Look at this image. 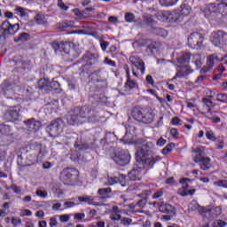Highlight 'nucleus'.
I'll return each mask as SVG.
<instances>
[{
	"label": "nucleus",
	"instance_id": "12",
	"mask_svg": "<svg viewBox=\"0 0 227 227\" xmlns=\"http://www.w3.org/2000/svg\"><path fill=\"white\" fill-rule=\"evenodd\" d=\"M135 24L140 27H153V26H157V21L153 20L152 14L145 13L142 18L135 20Z\"/></svg>",
	"mask_w": 227,
	"mask_h": 227
},
{
	"label": "nucleus",
	"instance_id": "52",
	"mask_svg": "<svg viewBox=\"0 0 227 227\" xmlns=\"http://www.w3.org/2000/svg\"><path fill=\"white\" fill-rule=\"evenodd\" d=\"M202 102L206 106V107H207V109H210V107H215V106L214 102L209 98H204L202 99Z\"/></svg>",
	"mask_w": 227,
	"mask_h": 227
},
{
	"label": "nucleus",
	"instance_id": "26",
	"mask_svg": "<svg viewBox=\"0 0 227 227\" xmlns=\"http://www.w3.org/2000/svg\"><path fill=\"white\" fill-rule=\"evenodd\" d=\"M98 82H104V79L100 77V70L93 72L89 75V84H97Z\"/></svg>",
	"mask_w": 227,
	"mask_h": 227
},
{
	"label": "nucleus",
	"instance_id": "5",
	"mask_svg": "<svg viewBox=\"0 0 227 227\" xmlns=\"http://www.w3.org/2000/svg\"><path fill=\"white\" fill-rule=\"evenodd\" d=\"M79 170L74 168H64L60 174V180L65 185H74L77 182Z\"/></svg>",
	"mask_w": 227,
	"mask_h": 227
},
{
	"label": "nucleus",
	"instance_id": "62",
	"mask_svg": "<svg viewBox=\"0 0 227 227\" xmlns=\"http://www.w3.org/2000/svg\"><path fill=\"white\" fill-rule=\"evenodd\" d=\"M206 137H207L210 141H215V135L212 130L206 132Z\"/></svg>",
	"mask_w": 227,
	"mask_h": 227
},
{
	"label": "nucleus",
	"instance_id": "42",
	"mask_svg": "<svg viewBox=\"0 0 227 227\" xmlns=\"http://www.w3.org/2000/svg\"><path fill=\"white\" fill-rule=\"evenodd\" d=\"M105 139L106 143H115V141H118V137L114 135V133L107 132L105 136Z\"/></svg>",
	"mask_w": 227,
	"mask_h": 227
},
{
	"label": "nucleus",
	"instance_id": "50",
	"mask_svg": "<svg viewBox=\"0 0 227 227\" xmlns=\"http://www.w3.org/2000/svg\"><path fill=\"white\" fill-rule=\"evenodd\" d=\"M216 100L222 104H227V95L225 93L217 94Z\"/></svg>",
	"mask_w": 227,
	"mask_h": 227
},
{
	"label": "nucleus",
	"instance_id": "15",
	"mask_svg": "<svg viewBox=\"0 0 227 227\" xmlns=\"http://www.w3.org/2000/svg\"><path fill=\"white\" fill-rule=\"evenodd\" d=\"M19 113H20V106H11L4 114V118L6 121H17Z\"/></svg>",
	"mask_w": 227,
	"mask_h": 227
},
{
	"label": "nucleus",
	"instance_id": "37",
	"mask_svg": "<svg viewBox=\"0 0 227 227\" xmlns=\"http://www.w3.org/2000/svg\"><path fill=\"white\" fill-rule=\"evenodd\" d=\"M193 153H197V155L194 157V159H203L205 158V147L199 146L192 150Z\"/></svg>",
	"mask_w": 227,
	"mask_h": 227
},
{
	"label": "nucleus",
	"instance_id": "36",
	"mask_svg": "<svg viewBox=\"0 0 227 227\" xmlns=\"http://www.w3.org/2000/svg\"><path fill=\"white\" fill-rule=\"evenodd\" d=\"M35 20L36 24H39L41 26H45L46 24H48L45 15H43V13L42 12L35 16Z\"/></svg>",
	"mask_w": 227,
	"mask_h": 227
},
{
	"label": "nucleus",
	"instance_id": "56",
	"mask_svg": "<svg viewBox=\"0 0 227 227\" xmlns=\"http://www.w3.org/2000/svg\"><path fill=\"white\" fill-rule=\"evenodd\" d=\"M188 182H191V179L189 178H183L180 180V184H183V190L184 191H187V189H189V184H187Z\"/></svg>",
	"mask_w": 227,
	"mask_h": 227
},
{
	"label": "nucleus",
	"instance_id": "13",
	"mask_svg": "<svg viewBox=\"0 0 227 227\" xmlns=\"http://www.w3.org/2000/svg\"><path fill=\"white\" fill-rule=\"evenodd\" d=\"M227 33L223 30L212 32L210 37L211 43H213L215 47H221V45H224V43H226V39H224Z\"/></svg>",
	"mask_w": 227,
	"mask_h": 227
},
{
	"label": "nucleus",
	"instance_id": "33",
	"mask_svg": "<svg viewBox=\"0 0 227 227\" xmlns=\"http://www.w3.org/2000/svg\"><path fill=\"white\" fill-rule=\"evenodd\" d=\"M47 91H56L57 93H61L63 90L61 89V85L58 81H52L48 83V90Z\"/></svg>",
	"mask_w": 227,
	"mask_h": 227
},
{
	"label": "nucleus",
	"instance_id": "19",
	"mask_svg": "<svg viewBox=\"0 0 227 227\" xmlns=\"http://www.w3.org/2000/svg\"><path fill=\"white\" fill-rule=\"evenodd\" d=\"M25 125L27 126L28 132L35 133L40 130V127H42V122L35 119H28L27 121H25Z\"/></svg>",
	"mask_w": 227,
	"mask_h": 227
},
{
	"label": "nucleus",
	"instance_id": "57",
	"mask_svg": "<svg viewBox=\"0 0 227 227\" xmlns=\"http://www.w3.org/2000/svg\"><path fill=\"white\" fill-rule=\"evenodd\" d=\"M110 219L111 221H121V215H120V213H111Z\"/></svg>",
	"mask_w": 227,
	"mask_h": 227
},
{
	"label": "nucleus",
	"instance_id": "51",
	"mask_svg": "<svg viewBox=\"0 0 227 227\" xmlns=\"http://www.w3.org/2000/svg\"><path fill=\"white\" fill-rule=\"evenodd\" d=\"M146 203H148V198L145 197L136 203V207L145 208V207H146Z\"/></svg>",
	"mask_w": 227,
	"mask_h": 227
},
{
	"label": "nucleus",
	"instance_id": "45",
	"mask_svg": "<svg viewBox=\"0 0 227 227\" xmlns=\"http://www.w3.org/2000/svg\"><path fill=\"white\" fill-rule=\"evenodd\" d=\"M209 212L212 217H217L218 215H221V214H223V208H221V207H215L210 209Z\"/></svg>",
	"mask_w": 227,
	"mask_h": 227
},
{
	"label": "nucleus",
	"instance_id": "61",
	"mask_svg": "<svg viewBox=\"0 0 227 227\" xmlns=\"http://www.w3.org/2000/svg\"><path fill=\"white\" fill-rule=\"evenodd\" d=\"M170 136L173 139H178V129H176V128H172L170 129Z\"/></svg>",
	"mask_w": 227,
	"mask_h": 227
},
{
	"label": "nucleus",
	"instance_id": "6",
	"mask_svg": "<svg viewBox=\"0 0 227 227\" xmlns=\"http://www.w3.org/2000/svg\"><path fill=\"white\" fill-rule=\"evenodd\" d=\"M157 19L161 22H171L176 24L184 22V17L180 15V12L178 11L160 12Z\"/></svg>",
	"mask_w": 227,
	"mask_h": 227
},
{
	"label": "nucleus",
	"instance_id": "44",
	"mask_svg": "<svg viewBox=\"0 0 227 227\" xmlns=\"http://www.w3.org/2000/svg\"><path fill=\"white\" fill-rule=\"evenodd\" d=\"M38 89L47 91L49 90V81L46 79H40L38 82Z\"/></svg>",
	"mask_w": 227,
	"mask_h": 227
},
{
	"label": "nucleus",
	"instance_id": "27",
	"mask_svg": "<svg viewBox=\"0 0 227 227\" xmlns=\"http://www.w3.org/2000/svg\"><path fill=\"white\" fill-rule=\"evenodd\" d=\"M74 148H78V150L80 152H84V150H93L94 148H97V145L93 142H91L90 144L81 142L80 144L75 143L74 144Z\"/></svg>",
	"mask_w": 227,
	"mask_h": 227
},
{
	"label": "nucleus",
	"instance_id": "32",
	"mask_svg": "<svg viewBox=\"0 0 227 227\" xmlns=\"http://www.w3.org/2000/svg\"><path fill=\"white\" fill-rule=\"evenodd\" d=\"M219 61H221L219 59V57L215 54H211L207 57V66L208 67L209 69L212 70V68H214V67H215L216 63H219Z\"/></svg>",
	"mask_w": 227,
	"mask_h": 227
},
{
	"label": "nucleus",
	"instance_id": "34",
	"mask_svg": "<svg viewBox=\"0 0 227 227\" xmlns=\"http://www.w3.org/2000/svg\"><path fill=\"white\" fill-rule=\"evenodd\" d=\"M78 201H81L82 203H87L88 205H98V203L95 202V197L93 196H79Z\"/></svg>",
	"mask_w": 227,
	"mask_h": 227
},
{
	"label": "nucleus",
	"instance_id": "22",
	"mask_svg": "<svg viewBox=\"0 0 227 227\" xmlns=\"http://www.w3.org/2000/svg\"><path fill=\"white\" fill-rule=\"evenodd\" d=\"M118 183L121 187H127V181H125L123 174L119 175V176L108 177V185H114V184Z\"/></svg>",
	"mask_w": 227,
	"mask_h": 227
},
{
	"label": "nucleus",
	"instance_id": "21",
	"mask_svg": "<svg viewBox=\"0 0 227 227\" xmlns=\"http://www.w3.org/2000/svg\"><path fill=\"white\" fill-rule=\"evenodd\" d=\"M137 145H142V150L144 152H152L155 148V145L151 140H144L143 138H138L137 140Z\"/></svg>",
	"mask_w": 227,
	"mask_h": 227
},
{
	"label": "nucleus",
	"instance_id": "59",
	"mask_svg": "<svg viewBox=\"0 0 227 227\" xmlns=\"http://www.w3.org/2000/svg\"><path fill=\"white\" fill-rule=\"evenodd\" d=\"M84 217H86V215L84 213H76L74 215V219L75 221H82V219H84Z\"/></svg>",
	"mask_w": 227,
	"mask_h": 227
},
{
	"label": "nucleus",
	"instance_id": "49",
	"mask_svg": "<svg viewBox=\"0 0 227 227\" xmlns=\"http://www.w3.org/2000/svg\"><path fill=\"white\" fill-rule=\"evenodd\" d=\"M121 224L122 226H126V227H129L130 226V224H132V220L131 218H129V217H122L121 216Z\"/></svg>",
	"mask_w": 227,
	"mask_h": 227
},
{
	"label": "nucleus",
	"instance_id": "55",
	"mask_svg": "<svg viewBox=\"0 0 227 227\" xmlns=\"http://www.w3.org/2000/svg\"><path fill=\"white\" fill-rule=\"evenodd\" d=\"M99 43H100V47H101L102 51L104 52H106V51H107V48L110 45L109 42L101 39V40H99Z\"/></svg>",
	"mask_w": 227,
	"mask_h": 227
},
{
	"label": "nucleus",
	"instance_id": "24",
	"mask_svg": "<svg viewBox=\"0 0 227 227\" xmlns=\"http://www.w3.org/2000/svg\"><path fill=\"white\" fill-rule=\"evenodd\" d=\"M160 156H153L150 158L142 159V164L147 168H153V165L157 164V162H160Z\"/></svg>",
	"mask_w": 227,
	"mask_h": 227
},
{
	"label": "nucleus",
	"instance_id": "20",
	"mask_svg": "<svg viewBox=\"0 0 227 227\" xmlns=\"http://www.w3.org/2000/svg\"><path fill=\"white\" fill-rule=\"evenodd\" d=\"M193 160L196 162V164L200 165L202 171H208V169H210L212 167V164L210 163L211 160L208 157L193 158Z\"/></svg>",
	"mask_w": 227,
	"mask_h": 227
},
{
	"label": "nucleus",
	"instance_id": "3",
	"mask_svg": "<svg viewBox=\"0 0 227 227\" xmlns=\"http://www.w3.org/2000/svg\"><path fill=\"white\" fill-rule=\"evenodd\" d=\"M23 151L27 154V159L31 162V164L38 162V159H42V156L43 155L42 144H38L36 142L27 145L25 146Z\"/></svg>",
	"mask_w": 227,
	"mask_h": 227
},
{
	"label": "nucleus",
	"instance_id": "60",
	"mask_svg": "<svg viewBox=\"0 0 227 227\" xmlns=\"http://www.w3.org/2000/svg\"><path fill=\"white\" fill-rule=\"evenodd\" d=\"M136 132V127L128 125L126 128V136H129V134L133 135Z\"/></svg>",
	"mask_w": 227,
	"mask_h": 227
},
{
	"label": "nucleus",
	"instance_id": "54",
	"mask_svg": "<svg viewBox=\"0 0 227 227\" xmlns=\"http://www.w3.org/2000/svg\"><path fill=\"white\" fill-rule=\"evenodd\" d=\"M125 20L126 22H136L134 21L136 20V15H134L132 12H127L125 14Z\"/></svg>",
	"mask_w": 227,
	"mask_h": 227
},
{
	"label": "nucleus",
	"instance_id": "4",
	"mask_svg": "<svg viewBox=\"0 0 227 227\" xmlns=\"http://www.w3.org/2000/svg\"><path fill=\"white\" fill-rule=\"evenodd\" d=\"M52 49H54L55 52H65V54H68L70 61H74V59L80 56L79 52L72 48V43H53Z\"/></svg>",
	"mask_w": 227,
	"mask_h": 227
},
{
	"label": "nucleus",
	"instance_id": "31",
	"mask_svg": "<svg viewBox=\"0 0 227 227\" xmlns=\"http://www.w3.org/2000/svg\"><path fill=\"white\" fill-rule=\"evenodd\" d=\"M194 70H192V68H191L189 66H186L184 68L176 72V77H178L179 79L188 77V75H191V74H192Z\"/></svg>",
	"mask_w": 227,
	"mask_h": 227
},
{
	"label": "nucleus",
	"instance_id": "18",
	"mask_svg": "<svg viewBox=\"0 0 227 227\" xmlns=\"http://www.w3.org/2000/svg\"><path fill=\"white\" fill-rule=\"evenodd\" d=\"M128 177L132 182H139L143 178V168L139 166L134 167L129 173Z\"/></svg>",
	"mask_w": 227,
	"mask_h": 227
},
{
	"label": "nucleus",
	"instance_id": "9",
	"mask_svg": "<svg viewBox=\"0 0 227 227\" xmlns=\"http://www.w3.org/2000/svg\"><path fill=\"white\" fill-rule=\"evenodd\" d=\"M204 40H205V36H203L201 33L192 32L188 36V46L191 49H196V51H200V49L203 47Z\"/></svg>",
	"mask_w": 227,
	"mask_h": 227
},
{
	"label": "nucleus",
	"instance_id": "8",
	"mask_svg": "<svg viewBox=\"0 0 227 227\" xmlns=\"http://www.w3.org/2000/svg\"><path fill=\"white\" fill-rule=\"evenodd\" d=\"M112 159L118 166H127L130 163V153L127 150L117 149L114 151Z\"/></svg>",
	"mask_w": 227,
	"mask_h": 227
},
{
	"label": "nucleus",
	"instance_id": "40",
	"mask_svg": "<svg viewBox=\"0 0 227 227\" xmlns=\"http://www.w3.org/2000/svg\"><path fill=\"white\" fill-rule=\"evenodd\" d=\"M159 3L161 6L169 8V6H175L178 3V0H159Z\"/></svg>",
	"mask_w": 227,
	"mask_h": 227
},
{
	"label": "nucleus",
	"instance_id": "11",
	"mask_svg": "<svg viewBox=\"0 0 227 227\" xmlns=\"http://www.w3.org/2000/svg\"><path fill=\"white\" fill-rule=\"evenodd\" d=\"M83 59L85 64H83V70H90V68H95L98 65V54L93 53L91 51H87Z\"/></svg>",
	"mask_w": 227,
	"mask_h": 227
},
{
	"label": "nucleus",
	"instance_id": "64",
	"mask_svg": "<svg viewBox=\"0 0 227 227\" xmlns=\"http://www.w3.org/2000/svg\"><path fill=\"white\" fill-rule=\"evenodd\" d=\"M58 6L59 8H60V10H64L65 12L68 10V6H67L65 3H63V0H58Z\"/></svg>",
	"mask_w": 227,
	"mask_h": 227
},
{
	"label": "nucleus",
	"instance_id": "38",
	"mask_svg": "<svg viewBox=\"0 0 227 227\" xmlns=\"http://www.w3.org/2000/svg\"><path fill=\"white\" fill-rule=\"evenodd\" d=\"M179 13H180V15L183 16V21H184V19H185V17H187V15L191 14V6H189L187 4L181 5V10H180Z\"/></svg>",
	"mask_w": 227,
	"mask_h": 227
},
{
	"label": "nucleus",
	"instance_id": "35",
	"mask_svg": "<svg viewBox=\"0 0 227 227\" xmlns=\"http://www.w3.org/2000/svg\"><path fill=\"white\" fill-rule=\"evenodd\" d=\"M159 211L161 212L162 214H173V212L175 211V207H173L171 204L161 203L160 205Z\"/></svg>",
	"mask_w": 227,
	"mask_h": 227
},
{
	"label": "nucleus",
	"instance_id": "10",
	"mask_svg": "<svg viewBox=\"0 0 227 227\" xmlns=\"http://www.w3.org/2000/svg\"><path fill=\"white\" fill-rule=\"evenodd\" d=\"M46 132H48L51 137H58V135L63 132V121L61 119L52 121L51 124L46 127Z\"/></svg>",
	"mask_w": 227,
	"mask_h": 227
},
{
	"label": "nucleus",
	"instance_id": "16",
	"mask_svg": "<svg viewBox=\"0 0 227 227\" xmlns=\"http://www.w3.org/2000/svg\"><path fill=\"white\" fill-rule=\"evenodd\" d=\"M144 43L146 45V52L150 54V56H153V54H155L158 52L159 49H160V42H155L152 41L150 39L144 40Z\"/></svg>",
	"mask_w": 227,
	"mask_h": 227
},
{
	"label": "nucleus",
	"instance_id": "28",
	"mask_svg": "<svg viewBox=\"0 0 227 227\" xmlns=\"http://www.w3.org/2000/svg\"><path fill=\"white\" fill-rule=\"evenodd\" d=\"M203 13L206 19H210V17H214V15H216L215 4H207L204 9Z\"/></svg>",
	"mask_w": 227,
	"mask_h": 227
},
{
	"label": "nucleus",
	"instance_id": "30",
	"mask_svg": "<svg viewBox=\"0 0 227 227\" xmlns=\"http://www.w3.org/2000/svg\"><path fill=\"white\" fill-rule=\"evenodd\" d=\"M188 210H190L191 212H196V210H198L200 214L205 213V207L200 206V204L196 200H192L189 204Z\"/></svg>",
	"mask_w": 227,
	"mask_h": 227
},
{
	"label": "nucleus",
	"instance_id": "63",
	"mask_svg": "<svg viewBox=\"0 0 227 227\" xmlns=\"http://www.w3.org/2000/svg\"><path fill=\"white\" fill-rule=\"evenodd\" d=\"M36 196H39V198H47L48 193L46 191L37 190L35 192Z\"/></svg>",
	"mask_w": 227,
	"mask_h": 227
},
{
	"label": "nucleus",
	"instance_id": "58",
	"mask_svg": "<svg viewBox=\"0 0 227 227\" xmlns=\"http://www.w3.org/2000/svg\"><path fill=\"white\" fill-rule=\"evenodd\" d=\"M215 185L216 187H224L225 189H227V181L226 180H219L215 182Z\"/></svg>",
	"mask_w": 227,
	"mask_h": 227
},
{
	"label": "nucleus",
	"instance_id": "7",
	"mask_svg": "<svg viewBox=\"0 0 227 227\" xmlns=\"http://www.w3.org/2000/svg\"><path fill=\"white\" fill-rule=\"evenodd\" d=\"M19 29H20L19 23L11 24L9 20L4 21L0 25V39L4 38V40H6L8 36L15 35Z\"/></svg>",
	"mask_w": 227,
	"mask_h": 227
},
{
	"label": "nucleus",
	"instance_id": "41",
	"mask_svg": "<svg viewBox=\"0 0 227 227\" xmlns=\"http://www.w3.org/2000/svg\"><path fill=\"white\" fill-rule=\"evenodd\" d=\"M189 61H191V53H184L177 59V62L180 65H185V63H189Z\"/></svg>",
	"mask_w": 227,
	"mask_h": 227
},
{
	"label": "nucleus",
	"instance_id": "25",
	"mask_svg": "<svg viewBox=\"0 0 227 227\" xmlns=\"http://www.w3.org/2000/svg\"><path fill=\"white\" fill-rule=\"evenodd\" d=\"M215 13H220L222 17H226L227 15V0H221V3L215 4Z\"/></svg>",
	"mask_w": 227,
	"mask_h": 227
},
{
	"label": "nucleus",
	"instance_id": "23",
	"mask_svg": "<svg viewBox=\"0 0 227 227\" xmlns=\"http://www.w3.org/2000/svg\"><path fill=\"white\" fill-rule=\"evenodd\" d=\"M124 70H126V75L128 78L127 82L125 84L126 90H134V88H137V82L130 79V69L129 68V66H124Z\"/></svg>",
	"mask_w": 227,
	"mask_h": 227
},
{
	"label": "nucleus",
	"instance_id": "29",
	"mask_svg": "<svg viewBox=\"0 0 227 227\" xmlns=\"http://www.w3.org/2000/svg\"><path fill=\"white\" fill-rule=\"evenodd\" d=\"M111 192V188H100L98 191V194L99 195V201H106L109 198V193Z\"/></svg>",
	"mask_w": 227,
	"mask_h": 227
},
{
	"label": "nucleus",
	"instance_id": "47",
	"mask_svg": "<svg viewBox=\"0 0 227 227\" xmlns=\"http://www.w3.org/2000/svg\"><path fill=\"white\" fill-rule=\"evenodd\" d=\"M193 63H194L197 70H200V67L203 65V63L201 62V56L194 55L193 56Z\"/></svg>",
	"mask_w": 227,
	"mask_h": 227
},
{
	"label": "nucleus",
	"instance_id": "39",
	"mask_svg": "<svg viewBox=\"0 0 227 227\" xmlns=\"http://www.w3.org/2000/svg\"><path fill=\"white\" fill-rule=\"evenodd\" d=\"M207 120H210L213 123H221V118L219 117H213L212 116V108L207 109V112L205 114Z\"/></svg>",
	"mask_w": 227,
	"mask_h": 227
},
{
	"label": "nucleus",
	"instance_id": "1",
	"mask_svg": "<svg viewBox=\"0 0 227 227\" xmlns=\"http://www.w3.org/2000/svg\"><path fill=\"white\" fill-rule=\"evenodd\" d=\"M68 125H82V123H98L100 119L96 111L90 106H76L66 115Z\"/></svg>",
	"mask_w": 227,
	"mask_h": 227
},
{
	"label": "nucleus",
	"instance_id": "14",
	"mask_svg": "<svg viewBox=\"0 0 227 227\" xmlns=\"http://www.w3.org/2000/svg\"><path fill=\"white\" fill-rule=\"evenodd\" d=\"M129 61L131 65V68L135 70H139V72L143 74H145V72L146 70V67L145 66V61L141 59L139 57L131 56L129 59Z\"/></svg>",
	"mask_w": 227,
	"mask_h": 227
},
{
	"label": "nucleus",
	"instance_id": "17",
	"mask_svg": "<svg viewBox=\"0 0 227 227\" xmlns=\"http://www.w3.org/2000/svg\"><path fill=\"white\" fill-rule=\"evenodd\" d=\"M0 93H3L6 98H11L12 100H17L19 98L15 96L13 90H12V85L6 82L0 85Z\"/></svg>",
	"mask_w": 227,
	"mask_h": 227
},
{
	"label": "nucleus",
	"instance_id": "46",
	"mask_svg": "<svg viewBox=\"0 0 227 227\" xmlns=\"http://www.w3.org/2000/svg\"><path fill=\"white\" fill-rule=\"evenodd\" d=\"M29 38H30L29 34L24 32V33L20 34L18 38L15 39V42L16 43H19V42H27L29 40Z\"/></svg>",
	"mask_w": 227,
	"mask_h": 227
},
{
	"label": "nucleus",
	"instance_id": "53",
	"mask_svg": "<svg viewBox=\"0 0 227 227\" xmlns=\"http://www.w3.org/2000/svg\"><path fill=\"white\" fill-rule=\"evenodd\" d=\"M10 189H12L15 194H19L20 196L22 194V188L15 184H12Z\"/></svg>",
	"mask_w": 227,
	"mask_h": 227
},
{
	"label": "nucleus",
	"instance_id": "48",
	"mask_svg": "<svg viewBox=\"0 0 227 227\" xmlns=\"http://www.w3.org/2000/svg\"><path fill=\"white\" fill-rule=\"evenodd\" d=\"M173 148H175V144L170 143L165 146V148L162 149L161 153L163 155H168V153H170V152H173Z\"/></svg>",
	"mask_w": 227,
	"mask_h": 227
},
{
	"label": "nucleus",
	"instance_id": "2",
	"mask_svg": "<svg viewBox=\"0 0 227 227\" xmlns=\"http://www.w3.org/2000/svg\"><path fill=\"white\" fill-rule=\"evenodd\" d=\"M131 116L134 120L141 121L142 123H152V121H153V118H155V114L152 109L137 106L133 109Z\"/></svg>",
	"mask_w": 227,
	"mask_h": 227
},
{
	"label": "nucleus",
	"instance_id": "43",
	"mask_svg": "<svg viewBox=\"0 0 227 227\" xmlns=\"http://www.w3.org/2000/svg\"><path fill=\"white\" fill-rule=\"evenodd\" d=\"M10 132H12V128H10L9 125H0V134H2V136H10Z\"/></svg>",
	"mask_w": 227,
	"mask_h": 227
}]
</instances>
